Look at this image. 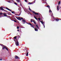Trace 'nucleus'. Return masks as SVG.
Instances as JSON below:
<instances>
[{"mask_svg": "<svg viewBox=\"0 0 61 61\" xmlns=\"http://www.w3.org/2000/svg\"><path fill=\"white\" fill-rule=\"evenodd\" d=\"M17 31H19V30H17Z\"/></svg>", "mask_w": 61, "mask_h": 61, "instance_id": "42", "label": "nucleus"}, {"mask_svg": "<svg viewBox=\"0 0 61 61\" xmlns=\"http://www.w3.org/2000/svg\"><path fill=\"white\" fill-rule=\"evenodd\" d=\"M58 5H59L60 4V1H59L58 3Z\"/></svg>", "mask_w": 61, "mask_h": 61, "instance_id": "19", "label": "nucleus"}, {"mask_svg": "<svg viewBox=\"0 0 61 61\" xmlns=\"http://www.w3.org/2000/svg\"><path fill=\"white\" fill-rule=\"evenodd\" d=\"M16 1L17 3H19L21 2L20 0H16Z\"/></svg>", "mask_w": 61, "mask_h": 61, "instance_id": "7", "label": "nucleus"}, {"mask_svg": "<svg viewBox=\"0 0 61 61\" xmlns=\"http://www.w3.org/2000/svg\"><path fill=\"white\" fill-rule=\"evenodd\" d=\"M34 21H35V20H34L33 19H31L30 20V22H34Z\"/></svg>", "mask_w": 61, "mask_h": 61, "instance_id": "10", "label": "nucleus"}, {"mask_svg": "<svg viewBox=\"0 0 61 61\" xmlns=\"http://www.w3.org/2000/svg\"><path fill=\"white\" fill-rule=\"evenodd\" d=\"M32 4V3H30H30H29V4Z\"/></svg>", "mask_w": 61, "mask_h": 61, "instance_id": "37", "label": "nucleus"}, {"mask_svg": "<svg viewBox=\"0 0 61 61\" xmlns=\"http://www.w3.org/2000/svg\"><path fill=\"white\" fill-rule=\"evenodd\" d=\"M34 18H35V19H36V20H37V19L36 18L35 16H34Z\"/></svg>", "mask_w": 61, "mask_h": 61, "instance_id": "24", "label": "nucleus"}, {"mask_svg": "<svg viewBox=\"0 0 61 61\" xmlns=\"http://www.w3.org/2000/svg\"><path fill=\"white\" fill-rule=\"evenodd\" d=\"M25 19H23V22L24 23L25 22Z\"/></svg>", "mask_w": 61, "mask_h": 61, "instance_id": "13", "label": "nucleus"}, {"mask_svg": "<svg viewBox=\"0 0 61 61\" xmlns=\"http://www.w3.org/2000/svg\"><path fill=\"white\" fill-rule=\"evenodd\" d=\"M3 7H1L0 8V10H4V9H3Z\"/></svg>", "mask_w": 61, "mask_h": 61, "instance_id": "8", "label": "nucleus"}, {"mask_svg": "<svg viewBox=\"0 0 61 61\" xmlns=\"http://www.w3.org/2000/svg\"><path fill=\"white\" fill-rule=\"evenodd\" d=\"M58 7H59V6H57V9L58 10H59V8H58Z\"/></svg>", "mask_w": 61, "mask_h": 61, "instance_id": "21", "label": "nucleus"}, {"mask_svg": "<svg viewBox=\"0 0 61 61\" xmlns=\"http://www.w3.org/2000/svg\"><path fill=\"white\" fill-rule=\"evenodd\" d=\"M42 1H43V2H44V3H45V2H46V0H42Z\"/></svg>", "mask_w": 61, "mask_h": 61, "instance_id": "15", "label": "nucleus"}, {"mask_svg": "<svg viewBox=\"0 0 61 61\" xmlns=\"http://www.w3.org/2000/svg\"><path fill=\"white\" fill-rule=\"evenodd\" d=\"M28 25H30L31 26H32V24H31V23H28Z\"/></svg>", "mask_w": 61, "mask_h": 61, "instance_id": "17", "label": "nucleus"}, {"mask_svg": "<svg viewBox=\"0 0 61 61\" xmlns=\"http://www.w3.org/2000/svg\"><path fill=\"white\" fill-rule=\"evenodd\" d=\"M14 4H15V5H17V3H16V2H14Z\"/></svg>", "mask_w": 61, "mask_h": 61, "instance_id": "22", "label": "nucleus"}, {"mask_svg": "<svg viewBox=\"0 0 61 61\" xmlns=\"http://www.w3.org/2000/svg\"><path fill=\"white\" fill-rule=\"evenodd\" d=\"M12 13H13V14H15V12L14 11H12Z\"/></svg>", "mask_w": 61, "mask_h": 61, "instance_id": "23", "label": "nucleus"}, {"mask_svg": "<svg viewBox=\"0 0 61 61\" xmlns=\"http://www.w3.org/2000/svg\"><path fill=\"white\" fill-rule=\"evenodd\" d=\"M5 48L6 49V50H7L8 51V49L5 46H3V47L2 49H4Z\"/></svg>", "mask_w": 61, "mask_h": 61, "instance_id": "3", "label": "nucleus"}, {"mask_svg": "<svg viewBox=\"0 0 61 61\" xmlns=\"http://www.w3.org/2000/svg\"><path fill=\"white\" fill-rule=\"evenodd\" d=\"M28 56V53L27 52L26 54V56Z\"/></svg>", "mask_w": 61, "mask_h": 61, "instance_id": "14", "label": "nucleus"}, {"mask_svg": "<svg viewBox=\"0 0 61 61\" xmlns=\"http://www.w3.org/2000/svg\"><path fill=\"white\" fill-rule=\"evenodd\" d=\"M1 46H3V44H1Z\"/></svg>", "mask_w": 61, "mask_h": 61, "instance_id": "38", "label": "nucleus"}, {"mask_svg": "<svg viewBox=\"0 0 61 61\" xmlns=\"http://www.w3.org/2000/svg\"><path fill=\"white\" fill-rule=\"evenodd\" d=\"M3 15H4L5 16H7V15H6V14L5 13H3Z\"/></svg>", "mask_w": 61, "mask_h": 61, "instance_id": "9", "label": "nucleus"}, {"mask_svg": "<svg viewBox=\"0 0 61 61\" xmlns=\"http://www.w3.org/2000/svg\"><path fill=\"white\" fill-rule=\"evenodd\" d=\"M12 21H14V22H16V21L12 20Z\"/></svg>", "mask_w": 61, "mask_h": 61, "instance_id": "33", "label": "nucleus"}, {"mask_svg": "<svg viewBox=\"0 0 61 61\" xmlns=\"http://www.w3.org/2000/svg\"><path fill=\"white\" fill-rule=\"evenodd\" d=\"M29 10H30V12H32L33 13V14H34L35 15H38V13H36L34 11L31 10L30 9V7H29Z\"/></svg>", "mask_w": 61, "mask_h": 61, "instance_id": "2", "label": "nucleus"}, {"mask_svg": "<svg viewBox=\"0 0 61 61\" xmlns=\"http://www.w3.org/2000/svg\"><path fill=\"white\" fill-rule=\"evenodd\" d=\"M18 57L17 56H15V58L17 59L18 58Z\"/></svg>", "mask_w": 61, "mask_h": 61, "instance_id": "26", "label": "nucleus"}, {"mask_svg": "<svg viewBox=\"0 0 61 61\" xmlns=\"http://www.w3.org/2000/svg\"><path fill=\"white\" fill-rule=\"evenodd\" d=\"M21 19H23V18H21Z\"/></svg>", "mask_w": 61, "mask_h": 61, "instance_id": "40", "label": "nucleus"}, {"mask_svg": "<svg viewBox=\"0 0 61 61\" xmlns=\"http://www.w3.org/2000/svg\"><path fill=\"white\" fill-rule=\"evenodd\" d=\"M35 2H36V0H35V1H33V2H34V3H35Z\"/></svg>", "mask_w": 61, "mask_h": 61, "instance_id": "34", "label": "nucleus"}, {"mask_svg": "<svg viewBox=\"0 0 61 61\" xmlns=\"http://www.w3.org/2000/svg\"><path fill=\"white\" fill-rule=\"evenodd\" d=\"M16 18L18 19V20H20V21H21V18L20 17H16Z\"/></svg>", "mask_w": 61, "mask_h": 61, "instance_id": "5", "label": "nucleus"}, {"mask_svg": "<svg viewBox=\"0 0 61 61\" xmlns=\"http://www.w3.org/2000/svg\"><path fill=\"white\" fill-rule=\"evenodd\" d=\"M49 13H51V14H51V15L52 16H53V13H52V11H51V10L49 9Z\"/></svg>", "mask_w": 61, "mask_h": 61, "instance_id": "4", "label": "nucleus"}, {"mask_svg": "<svg viewBox=\"0 0 61 61\" xmlns=\"http://www.w3.org/2000/svg\"><path fill=\"white\" fill-rule=\"evenodd\" d=\"M18 10H19V8L18 9Z\"/></svg>", "mask_w": 61, "mask_h": 61, "instance_id": "43", "label": "nucleus"}, {"mask_svg": "<svg viewBox=\"0 0 61 61\" xmlns=\"http://www.w3.org/2000/svg\"><path fill=\"white\" fill-rule=\"evenodd\" d=\"M20 5H21L22 4H21V2H20Z\"/></svg>", "mask_w": 61, "mask_h": 61, "instance_id": "32", "label": "nucleus"}, {"mask_svg": "<svg viewBox=\"0 0 61 61\" xmlns=\"http://www.w3.org/2000/svg\"><path fill=\"white\" fill-rule=\"evenodd\" d=\"M19 59H20V58H19Z\"/></svg>", "mask_w": 61, "mask_h": 61, "instance_id": "46", "label": "nucleus"}, {"mask_svg": "<svg viewBox=\"0 0 61 61\" xmlns=\"http://www.w3.org/2000/svg\"><path fill=\"white\" fill-rule=\"evenodd\" d=\"M27 0H25V1L26 2H27Z\"/></svg>", "mask_w": 61, "mask_h": 61, "instance_id": "35", "label": "nucleus"}, {"mask_svg": "<svg viewBox=\"0 0 61 61\" xmlns=\"http://www.w3.org/2000/svg\"><path fill=\"white\" fill-rule=\"evenodd\" d=\"M1 61L2 60V59L1 58H0V61H1Z\"/></svg>", "mask_w": 61, "mask_h": 61, "instance_id": "36", "label": "nucleus"}, {"mask_svg": "<svg viewBox=\"0 0 61 61\" xmlns=\"http://www.w3.org/2000/svg\"><path fill=\"white\" fill-rule=\"evenodd\" d=\"M36 25V27H37L38 29H39V27H38V26L37 25Z\"/></svg>", "mask_w": 61, "mask_h": 61, "instance_id": "20", "label": "nucleus"}, {"mask_svg": "<svg viewBox=\"0 0 61 61\" xmlns=\"http://www.w3.org/2000/svg\"><path fill=\"white\" fill-rule=\"evenodd\" d=\"M20 12H21V11Z\"/></svg>", "mask_w": 61, "mask_h": 61, "instance_id": "45", "label": "nucleus"}, {"mask_svg": "<svg viewBox=\"0 0 61 61\" xmlns=\"http://www.w3.org/2000/svg\"><path fill=\"white\" fill-rule=\"evenodd\" d=\"M56 20V21H58V20H59L57 19Z\"/></svg>", "mask_w": 61, "mask_h": 61, "instance_id": "25", "label": "nucleus"}, {"mask_svg": "<svg viewBox=\"0 0 61 61\" xmlns=\"http://www.w3.org/2000/svg\"><path fill=\"white\" fill-rule=\"evenodd\" d=\"M21 15V13H20L19 14V15H18L19 16V15Z\"/></svg>", "mask_w": 61, "mask_h": 61, "instance_id": "41", "label": "nucleus"}, {"mask_svg": "<svg viewBox=\"0 0 61 61\" xmlns=\"http://www.w3.org/2000/svg\"><path fill=\"white\" fill-rule=\"evenodd\" d=\"M38 19H39V20H41V18H38Z\"/></svg>", "mask_w": 61, "mask_h": 61, "instance_id": "30", "label": "nucleus"}, {"mask_svg": "<svg viewBox=\"0 0 61 61\" xmlns=\"http://www.w3.org/2000/svg\"><path fill=\"white\" fill-rule=\"evenodd\" d=\"M2 14H3V13H0V15H1Z\"/></svg>", "mask_w": 61, "mask_h": 61, "instance_id": "27", "label": "nucleus"}, {"mask_svg": "<svg viewBox=\"0 0 61 61\" xmlns=\"http://www.w3.org/2000/svg\"><path fill=\"white\" fill-rule=\"evenodd\" d=\"M14 41L15 42L16 46H19V42H18V41H17V39H16L14 40Z\"/></svg>", "mask_w": 61, "mask_h": 61, "instance_id": "1", "label": "nucleus"}, {"mask_svg": "<svg viewBox=\"0 0 61 61\" xmlns=\"http://www.w3.org/2000/svg\"><path fill=\"white\" fill-rule=\"evenodd\" d=\"M17 29H19V27L18 26H17Z\"/></svg>", "mask_w": 61, "mask_h": 61, "instance_id": "29", "label": "nucleus"}, {"mask_svg": "<svg viewBox=\"0 0 61 61\" xmlns=\"http://www.w3.org/2000/svg\"><path fill=\"white\" fill-rule=\"evenodd\" d=\"M41 24H42L43 25V26H44V28H45V24H44V22L42 21H41Z\"/></svg>", "mask_w": 61, "mask_h": 61, "instance_id": "6", "label": "nucleus"}, {"mask_svg": "<svg viewBox=\"0 0 61 61\" xmlns=\"http://www.w3.org/2000/svg\"><path fill=\"white\" fill-rule=\"evenodd\" d=\"M6 9H7L8 10L10 11V12H11V10L9 9H8V8H6Z\"/></svg>", "mask_w": 61, "mask_h": 61, "instance_id": "11", "label": "nucleus"}, {"mask_svg": "<svg viewBox=\"0 0 61 61\" xmlns=\"http://www.w3.org/2000/svg\"><path fill=\"white\" fill-rule=\"evenodd\" d=\"M3 16H2V17H3Z\"/></svg>", "mask_w": 61, "mask_h": 61, "instance_id": "44", "label": "nucleus"}, {"mask_svg": "<svg viewBox=\"0 0 61 61\" xmlns=\"http://www.w3.org/2000/svg\"><path fill=\"white\" fill-rule=\"evenodd\" d=\"M33 22H34V24H36V22L35 21V20H34V21H33Z\"/></svg>", "mask_w": 61, "mask_h": 61, "instance_id": "16", "label": "nucleus"}, {"mask_svg": "<svg viewBox=\"0 0 61 61\" xmlns=\"http://www.w3.org/2000/svg\"><path fill=\"white\" fill-rule=\"evenodd\" d=\"M47 7H48V8H49H49H50V6H47Z\"/></svg>", "mask_w": 61, "mask_h": 61, "instance_id": "18", "label": "nucleus"}, {"mask_svg": "<svg viewBox=\"0 0 61 61\" xmlns=\"http://www.w3.org/2000/svg\"><path fill=\"white\" fill-rule=\"evenodd\" d=\"M16 36H15V37H14V39H16Z\"/></svg>", "mask_w": 61, "mask_h": 61, "instance_id": "31", "label": "nucleus"}, {"mask_svg": "<svg viewBox=\"0 0 61 61\" xmlns=\"http://www.w3.org/2000/svg\"><path fill=\"white\" fill-rule=\"evenodd\" d=\"M31 27H33L35 29V28H34V26H31Z\"/></svg>", "mask_w": 61, "mask_h": 61, "instance_id": "28", "label": "nucleus"}, {"mask_svg": "<svg viewBox=\"0 0 61 61\" xmlns=\"http://www.w3.org/2000/svg\"><path fill=\"white\" fill-rule=\"evenodd\" d=\"M8 2L9 3H12V2H11L10 1H8Z\"/></svg>", "mask_w": 61, "mask_h": 61, "instance_id": "39", "label": "nucleus"}, {"mask_svg": "<svg viewBox=\"0 0 61 61\" xmlns=\"http://www.w3.org/2000/svg\"><path fill=\"white\" fill-rule=\"evenodd\" d=\"M34 29L35 31H38V29H37L36 28H34Z\"/></svg>", "mask_w": 61, "mask_h": 61, "instance_id": "12", "label": "nucleus"}]
</instances>
